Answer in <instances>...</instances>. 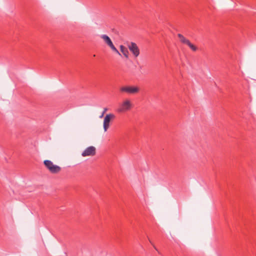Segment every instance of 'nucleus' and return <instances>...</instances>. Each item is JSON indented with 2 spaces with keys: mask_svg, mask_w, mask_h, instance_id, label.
Returning <instances> with one entry per match:
<instances>
[{
  "mask_svg": "<svg viewBox=\"0 0 256 256\" xmlns=\"http://www.w3.org/2000/svg\"><path fill=\"white\" fill-rule=\"evenodd\" d=\"M107 110H108V108H104V110L102 114H104Z\"/></svg>",
  "mask_w": 256,
  "mask_h": 256,
  "instance_id": "f8f14e48",
  "label": "nucleus"
},
{
  "mask_svg": "<svg viewBox=\"0 0 256 256\" xmlns=\"http://www.w3.org/2000/svg\"><path fill=\"white\" fill-rule=\"evenodd\" d=\"M178 36L180 38V42L183 44L186 43V41L188 40L183 35H182L180 34H178Z\"/></svg>",
  "mask_w": 256,
  "mask_h": 256,
  "instance_id": "9d476101",
  "label": "nucleus"
},
{
  "mask_svg": "<svg viewBox=\"0 0 256 256\" xmlns=\"http://www.w3.org/2000/svg\"><path fill=\"white\" fill-rule=\"evenodd\" d=\"M115 116L112 114H109L106 116L104 119L103 128L104 132H106L110 126V122L111 120L114 119Z\"/></svg>",
  "mask_w": 256,
  "mask_h": 256,
  "instance_id": "423d86ee",
  "label": "nucleus"
},
{
  "mask_svg": "<svg viewBox=\"0 0 256 256\" xmlns=\"http://www.w3.org/2000/svg\"><path fill=\"white\" fill-rule=\"evenodd\" d=\"M100 38L103 40L104 42L115 53L121 56V54L114 46L112 40L106 34H102Z\"/></svg>",
  "mask_w": 256,
  "mask_h": 256,
  "instance_id": "f03ea898",
  "label": "nucleus"
},
{
  "mask_svg": "<svg viewBox=\"0 0 256 256\" xmlns=\"http://www.w3.org/2000/svg\"><path fill=\"white\" fill-rule=\"evenodd\" d=\"M140 88L136 86H126L120 87V91L128 94H134L140 92Z\"/></svg>",
  "mask_w": 256,
  "mask_h": 256,
  "instance_id": "7ed1b4c3",
  "label": "nucleus"
},
{
  "mask_svg": "<svg viewBox=\"0 0 256 256\" xmlns=\"http://www.w3.org/2000/svg\"><path fill=\"white\" fill-rule=\"evenodd\" d=\"M96 154V148L94 146H90L84 150L82 153L83 157L93 156Z\"/></svg>",
  "mask_w": 256,
  "mask_h": 256,
  "instance_id": "0eeeda50",
  "label": "nucleus"
},
{
  "mask_svg": "<svg viewBox=\"0 0 256 256\" xmlns=\"http://www.w3.org/2000/svg\"><path fill=\"white\" fill-rule=\"evenodd\" d=\"M104 116V114H102V115H100V118H102V116Z\"/></svg>",
  "mask_w": 256,
  "mask_h": 256,
  "instance_id": "ddd939ff",
  "label": "nucleus"
},
{
  "mask_svg": "<svg viewBox=\"0 0 256 256\" xmlns=\"http://www.w3.org/2000/svg\"><path fill=\"white\" fill-rule=\"evenodd\" d=\"M132 108V104L129 98H125L120 104L117 109L118 112H124L130 110Z\"/></svg>",
  "mask_w": 256,
  "mask_h": 256,
  "instance_id": "f257e3e1",
  "label": "nucleus"
},
{
  "mask_svg": "<svg viewBox=\"0 0 256 256\" xmlns=\"http://www.w3.org/2000/svg\"><path fill=\"white\" fill-rule=\"evenodd\" d=\"M44 162L46 168L53 174H56L61 170L60 167L54 164V163L50 160H45Z\"/></svg>",
  "mask_w": 256,
  "mask_h": 256,
  "instance_id": "20e7f679",
  "label": "nucleus"
},
{
  "mask_svg": "<svg viewBox=\"0 0 256 256\" xmlns=\"http://www.w3.org/2000/svg\"><path fill=\"white\" fill-rule=\"evenodd\" d=\"M149 240V242H150V243L152 245V246H154V248L155 250H157V249L156 248V247L155 246L152 244V242H151V240L148 239Z\"/></svg>",
  "mask_w": 256,
  "mask_h": 256,
  "instance_id": "9b49d317",
  "label": "nucleus"
},
{
  "mask_svg": "<svg viewBox=\"0 0 256 256\" xmlns=\"http://www.w3.org/2000/svg\"><path fill=\"white\" fill-rule=\"evenodd\" d=\"M120 50L122 54L126 58H127V59L128 58H129V52L128 51V48L126 47H125L124 46H123V45H120Z\"/></svg>",
  "mask_w": 256,
  "mask_h": 256,
  "instance_id": "6e6552de",
  "label": "nucleus"
},
{
  "mask_svg": "<svg viewBox=\"0 0 256 256\" xmlns=\"http://www.w3.org/2000/svg\"><path fill=\"white\" fill-rule=\"evenodd\" d=\"M184 44L188 45L192 49V50L194 52L198 50V48L192 43H191L190 40L188 39L186 41V43H184Z\"/></svg>",
  "mask_w": 256,
  "mask_h": 256,
  "instance_id": "1a4fd4ad",
  "label": "nucleus"
},
{
  "mask_svg": "<svg viewBox=\"0 0 256 256\" xmlns=\"http://www.w3.org/2000/svg\"><path fill=\"white\" fill-rule=\"evenodd\" d=\"M127 46L133 56L137 58L140 54V49L137 44L134 42H127Z\"/></svg>",
  "mask_w": 256,
  "mask_h": 256,
  "instance_id": "39448f33",
  "label": "nucleus"
}]
</instances>
